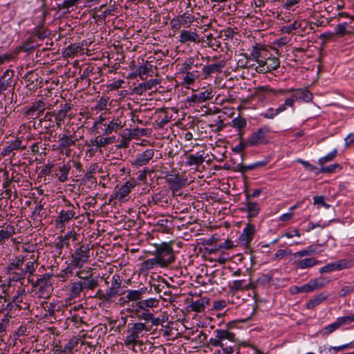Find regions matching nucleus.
<instances>
[{
    "label": "nucleus",
    "instance_id": "10",
    "mask_svg": "<svg viewBox=\"0 0 354 354\" xmlns=\"http://www.w3.org/2000/svg\"><path fill=\"white\" fill-rule=\"evenodd\" d=\"M165 181L173 194L185 187L187 183V178L183 176L177 174H169L165 176Z\"/></svg>",
    "mask_w": 354,
    "mask_h": 354
},
{
    "label": "nucleus",
    "instance_id": "2",
    "mask_svg": "<svg viewBox=\"0 0 354 354\" xmlns=\"http://www.w3.org/2000/svg\"><path fill=\"white\" fill-rule=\"evenodd\" d=\"M156 257L160 263V267L165 268L175 261V254L172 242H162L156 245Z\"/></svg>",
    "mask_w": 354,
    "mask_h": 354
},
{
    "label": "nucleus",
    "instance_id": "58",
    "mask_svg": "<svg viewBox=\"0 0 354 354\" xmlns=\"http://www.w3.org/2000/svg\"><path fill=\"white\" fill-rule=\"evenodd\" d=\"M300 26H301L300 23L297 22V21H294V23H292L291 24L283 26V27H281V31L283 33L290 34L293 30L299 29L300 28Z\"/></svg>",
    "mask_w": 354,
    "mask_h": 354
},
{
    "label": "nucleus",
    "instance_id": "5",
    "mask_svg": "<svg viewBox=\"0 0 354 354\" xmlns=\"http://www.w3.org/2000/svg\"><path fill=\"white\" fill-rule=\"evenodd\" d=\"M215 336L209 339V343L214 347H223L226 345L225 341L234 342V333L224 329L214 330Z\"/></svg>",
    "mask_w": 354,
    "mask_h": 354
},
{
    "label": "nucleus",
    "instance_id": "31",
    "mask_svg": "<svg viewBox=\"0 0 354 354\" xmlns=\"http://www.w3.org/2000/svg\"><path fill=\"white\" fill-rule=\"evenodd\" d=\"M67 266L66 268L62 269L59 273L57 274V277L61 279L62 281H66L69 277L72 276L74 273V271L77 268L72 264L71 262H66Z\"/></svg>",
    "mask_w": 354,
    "mask_h": 354
},
{
    "label": "nucleus",
    "instance_id": "33",
    "mask_svg": "<svg viewBox=\"0 0 354 354\" xmlns=\"http://www.w3.org/2000/svg\"><path fill=\"white\" fill-rule=\"evenodd\" d=\"M138 319H142L147 322H151L152 325L157 326L159 324V319L154 317L153 313L150 310H141L138 313Z\"/></svg>",
    "mask_w": 354,
    "mask_h": 354
},
{
    "label": "nucleus",
    "instance_id": "27",
    "mask_svg": "<svg viewBox=\"0 0 354 354\" xmlns=\"http://www.w3.org/2000/svg\"><path fill=\"white\" fill-rule=\"evenodd\" d=\"M160 80L158 79H150L145 82L140 83L136 88V93L141 94L142 91L151 90L160 84Z\"/></svg>",
    "mask_w": 354,
    "mask_h": 354
},
{
    "label": "nucleus",
    "instance_id": "37",
    "mask_svg": "<svg viewBox=\"0 0 354 354\" xmlns=\"http://www.w3.org/2000/svg\"><path fill=\"white\" fill-rule=\"evenodd\" d=\"M79 343V339L74 337L68 340L62 349L59 351L64 354H73L74 350L76 349Z\"/></svg>",
    "mask_w": 354,
    "mask_h": 354
},
{
    "label": "nucleus",
    "instance_id": "57",
    "mask_svg": "<svg viewBox=\"0 0 354 354\" xmlns=\"http://www.w3.org/2000/svg\"><path fill=\"white\" fill-rule=\"evenodd\" d=\"M8 273L10 274V280L12 281L17 282L26 277V275L23 272V269H21L19 271L12 270L11 272H8Z\"/></svg>",
    "mask_w": 354,
    "mask_h": 354
},
{
    "label": "nucleus",
    "instance_id": "35",
    "mask_svg": "<svg viewBox=\"0 0 354 354\" xmlns=\"http://www.w3.org/2000/svg\"><path fill=\"white\" fill-rule=\"evenodd\" d=\"M58 149H64L75 145V141L73 140L71 135L62 134L59 136Z\"/></svg>",
    "mask_w": 354,
    "mask_h": 354
},
{
    "label": "nucleus",
    "instance_id": "28",
    "mask_svg": "<svg viewBox=\"0 0 354 354\" xmlns=\"http://www.w3.org/2000/svg\"><path fill=\"white\" fill-rule=\"evenodd\" d=\"M243 210L248 212V218L250 219L256 217L259 213V205L257 202L248 201L245 204V207H244Z\"/></svg>",
    "mask_w": 354,
    "mask_h": 354
},
{
    "label": "nucleus",
    "instance_id": "55",
    "mask_svg": "<svg viewBox=\"0 0 354 354\" xmlns=\"http://www.w3.org/2000/svg\"><path fill=\"white\" fill-rule=\"evenodd\" d=\"M232 127L238 130H241L246 127L247 122L244 118L236 117L232 120Z\"/></svg>",
    "mask_w": 354,
    "mask_h": 354
},
{
    "label": "nucleus",
    "instance_id": "44",
    "mask_svg": "<svg viewBox=\"0 0 354 354\" xmlns=\"http://www.w3.org/2000/svg\"><path fill=\"white\" fill-rule=\"evenodd\" d=\"M339 329L338 324L336 322V320L324 326L322 330H320L319 333L323 337H327L329 335L333 333V332L336 331L337 330Z\"/></svg>",
    "mask_w": 354,
    "mask_h": 354
},
{
    "label": "nucleus",
    "instance_id": "26",
    "mask_svg": "<svg viewBox=\"0 0 354 354\" xmlns=\"http://www.w3.org/2000/svg\"><path fill=\"white\" fill-rule=\"evenodd\" d=\"M184 75L183 82L187 87L193 85L197 78H198L200 72L198 70L187 71V72H180Z\"/></svg>",
    "mask_w": 354,
    "mask_h": 354
},
{
    "label": "nucleus",
    "instance_id": "1",
    "mask_svg": "<svg viewBox=\"0 0 354 354\" xmlns=\"http://www.w3.org/2000/svg\"><path fill=\"white\" fill-rule=\"evenodd\" d=\"M149 329L145 322H135L128 326L127 335L124 339V345L129 349L134 350L136 345H143L142 338L147 335Z\"/></svg>",
    "mask_w": 354,
    "mask_h": 354
},
{
    "label": "nucleus",
    "instance_id": "8",
    "mask_svg": "<svg viewBox=\"0 0 354 354\" xmlns=\"http://www.w3.org/2000/svg\"><path fill=\"white\" fill-rule=\"evenodd\" d=\"M297 252L292 254V265L299 270L311 268L321 263L314 257H308L306 255L297 256Z\"/></svg>",
    "mask_w": 354,
    "mask_h": 354
},
{
    "label": "nucleus",
    "instance_id": "56",
    "mask_svg": "<svg viewBox=\"0 0 354 354\" xmlns=\"http://www.w3.org/2000/svg\"><path fill=\"white\" fill-rule=\"evenodd\" d=\"M337 153V151L336 149H335L334 150H333L331 152L328 153L326 156L320 158L318 160V163L320 165H324L326 162L333 160L336 157Z\"/></svg>",
    "mask_w": 354,
    "mask_h": 354
},
{
    "label": "nucleus",
    "instance_id": "25",
    "mask_svg": "<svg viewBox=\"0 0 354 354\" xmlns=\"http://www.w3.org/2000/svg\"><path fill=\"white\" fill-rule=\"evenodd\" d=\"M293 97H295L297 101L302 100L305 102H309L313 100V93L307 88H293Z\"/></svg>",
    "mask_w": 354,
    "mask_h": 354
},
{
    "label": "nucleus",
    "instance_id": "16",
    "mask_svg": "<svg viewBox=\"0 0 354 354\" xmlns=\"http://www.w3.org/2000/svg\"><path fill=\"white\" fill-rule=\"evenodd\" d=\"M58 239L59 241L55 243V248L57 254L60 255L64 248L69 247V241L71 239H72V241L76 240V232L73 230H71L64 236H59Z\"/></svg>",
    "mask_w": 354,
    "mask_h": 354
},
{
    "label": "nucleus",
    "instance_id": "41",
    "mask_svg": "<svg viewBox=\"0 0 354 354\" xmlns=\"http://www.w3.org/2000/svg\"><path fill=\"white\" fill-rule=\"evenodd\" d=\"M339 329H344L346 326L354 322V313L348 316L338 317L336 319Z\"/></svg>",
    "mask_w": 354,
    "mask_h": 354
},
{
    "label": "nucleus",
    "instance_id": "19",
    "mask_svg": "<svg viewBox=\"0 0 354 354\" xmlns=\"http://www.w3.org/2000/svg\"><path fill=\"white\" fill-rule=\"evenodd\" d=\"M225 61L222 59L217 63L203 66L202 68V71L204 75L203 78L207 79L213 73H221L223 68L225 66Z\"/></svg>",
    "mask_w": 354,
    "mask_h": 354
},
{
    "label": "nucleus",
    "instance_id": "45",
    "mask_svg": "<svg viewBox=\"0 0 354 354\" xmlns=\"http://www.w3.org/2000/svg\"><path fill=\"white\" fill-rule=\"evenodd\" d=\"M101 170L98 163H92L84 175V180H90L94 178V175L97 171L100 172Z\"/></svg>",
    "mask_w": 354,
    "mask_h": 354
},
{
    "label": "nucleus",
    "instance_id": "4",
    "mask_svg": "<svg viewBox=\"0 0 354 354\" xmlns=\"http://www.w3.org/2000/svg\"><path fill=\"white\" fill-rule=\"evenodd\" d=\"M90 259V248L88 245L82 244L77 248L72 254L70 262L78 268L81 269Z\"/></svg>",
    "mask_w": 354,
    "mask_h": 354
},
{
    "label": "nucleus",
    "instance_id": "14",
    "mask_svg": "<svg viewBox=\"0 0 354 354\" xmlns=\"http://www.w3.org/2000/svg\"><path fill=\"white\" fill-rule=\"evenodd\" d=\"M159 304L158 299L155 297H151L147 299H142L136 303L132 304V307L135 308L136 313H140L141 310H150L153 308L158 307Z\"/></svg>",
    "mask_w": 354,
    "mask_h": 354
},
{
    "label": "nucleus",
    "instance_id": "47",
    "mask_svg": "<svg viewBox=\"0 0 354 354\" xmlns=\"http://www.w3.org/2000/svg\"><path fill=\"white\" fill-rule=\"evenodd\" d=\"M31 259H32L33 261H28L26 263L25 268L23 269V272H24L26 276L27 274H28L29 275L33 274V273L35 272V269L37 268V258H35L34 254H32L31 256Z\"/></svg>",
    "mask_w": 354,
    "mask_h": 354
},
{
    "label": "nucleus",
    "instance_id": "48",
    "mask_svg": "<svg viewBox=\"0 0 354 354\" xmlns=\"http://www.w3.org/2000/svg\"><path fill=\"white\" fill-rule=\"evenodd\" d=\"M113 142V138L111 137H102L98 136L95 138L93 145L96 147L101 148L106 145Z\"/></svg>",
    "mask_w": 354,
    "mask_h": 354
},
{
    "label": "nucleus",
    "instance_id": "51",
    "mask_svg": "<svg viewBox=\"0 0 354 354\" xmlns=\"http://www.w3.org/2000/svg\"><path fill=\"white\" fill-rule=\"evenodd\" d=\"M152 66L148 64H142L138 66L136 72L139 77L144 80L147 78V75L151 71Z\"/></svg>",
    "mask_w": 354,
    "mask_h": 354
},
{
    "label": "nucleus",
    "instance_id": "34",
    "mask_svg": "<svg viewBox=\"0 0 354 354\" xmlns=\"http://www.w3.org/2000/svg\"><path fill=\"white\" fill-rule=\"evenodd\" d=\"M204 160L205 158L203 153H196V154L189 155L185 164L187 166H195L198 167L203 164Z\"/></svg>",
    "mask_w": 354,
    "mask_h": 354
},
{
    "label": "nucleus",
    "instance_id": "39",
    "mask_svg": "<svg viewBox=\"0 0 354 354\" xmlns=\"http://www.w3.org/2000/svg\"><path fill=\"white\" fill-rule=\"evenodd\" d=\"M156 266L160 267V263L155 257L154 258L148 259L144 261L141 265V270L142 272L148 271Z\"/></svg>",
    "mask_w": 354,
    "mask_h": 354
},
{
    "label": "nucleus",
    "instance_id": "30",
    "mask_svg": "<svg viewBox=\"0 0 354 354\" xmlns=\"http://www.w3.org/2000/svg\"><path fill=\"white\" fill-rule=\"evenodd\" d=\"M209 305V299L207 297H201L190 304L192 311L201 313L204 311L206 306Z\"/></svg>",
    "mask_w": 354,
    "mask_h": 354
},
{
    "label": "nucleus",
    "instance_id": "53",
    "mask_svg": "<svg viewBox=\"0 0 354 354\" xmlns=\"http://www.w3.org/2000/svg\"><path fill=\"white\" fill-rule=\"evenodd\" d=\"M11 315L6 313L0 320V337L6 332Z\"/></svg>",
    "mask_w": 354,
    "mask_h": 354
},
{
    "label": "nucleus",
    "instance_id": "63",
    "mask_svg": "<svg viewBox=\"0 0 354 354\" xmlns=\"http://www.w3.org/2000/svg\"><path fill=\"white\" fill-rule=\"evenodd\" d=\"M45 304H46L45 310L50 316H53L55 312L59 310V306L56 303L52 302L48 304L47 302H45Z\"/></svg>",
    "mask_w": 354,
    "mask_h": 354
},
{
    "label": "nucleus",
    "instance_id": "29",
    "mask_svg": "<svg viewBox=\"0 0 354 354\" xmlns=\"http://www.w3.org/2000/svg\"><path fill=\"white\" fill-rule=\"evenodd\" d=\"M147 290V288L142 287L138 290H129L126 297L129 301L136 303V301L142 300V295L146 292Z\"/></svg>",
    "mask_w": 354,
    "mask_h": 354
},
{
    "label": "nucleus",
    "instance_id": "36",
    "mask_svg": "<svg viewBox=\"0 0 354 354\" xmlns=\"http://www.w3.org/2000/svg\"><path fill=\"white\" fill-rule=\"evenodd\" d=\"M327 297L328 295H325L324 292L319 293L308 301L306 308L308 309H313L326 300Z\"/></svg>",
    "mask_w": 354,
    "mask_h": 354
},
{
    "label": "nucleus",
    "instance_id": "59",
    "mask_svg": "<svg viewBox=\"0 0 354 354\" xmlns=\"http://www.w3.org/2000/svg\"><path fill=\"white\" fill-rule=\"evenodd\" d=\"M26 295V290L24 288H19L17 291L16 295H15L12 298V301L16 304L19 305L23 301V297Z\"/></svg>",
    "mask_w": 354,
    "mask_h": 354
},
{
    "label": "nucleus",
    "instance_id": "40",
    "mask_svg": "<svg viewBox=\"0 0 354 354\" xmlns=\"http://www.w3.org/2000/svg\"><path fill=\"white\" fill-rule=\"evenodd\" d=\"M111 113L110 110L102 112L93 122V127L97 128L100 126H104L106 120L111 119Z\"/></svg>",
    "mask_w": 354,
    "mask_h": 354
},
{
    "label": "nucleus",
    "instance_id": "49",
    "mask_svg": "<svg viewBox=\"0 0 354 354\" xmlns=\"http://www.w3.org/2000/svg\"><path fill=\"white\" fill-rule=\"evenodd\" d=\"M195 58L189 57L186 58L182 64L180 68V72H187V71H192L194 66L197 67L198 64H194Z\"/></svg>",
    "mask_w": 354,
    "mask_h": 354
},
{
    "label": "nucleus",
    "instance_id": "7",
    "mask_svg": "<svg viewBox=\"0 0 354 354\" xmlns=\"http://www.w3.org/2000/svg\"><path fill=\"white\" fill-rule=\"evenodd\" d=\"M51 274L46 273L37 279L35 283L37 294L39 297L46 298L50 294L52 286L50 283Z\"/></svg>",
    "mask_w": 354,
    "mask_h": 354
},
{
    "label": "nucleus",
    "instance_id": "24",
    "mask_svg": "<svg viewBox=\"0 0 354 354\" xmlns=\"http://www.w3.org/2000/svg\"><path fill=\"white\" fill-rule=\"evenodd\" d=\"M179 37V41L182 44L199 41V35L195 31L183 30L180 32Z\"/></svg>",
    "mask_w": 354,
    "mask_h": 354
},
{
    "label": "nucleus",
    "instance_id": "17",
    "mask_svg": "<svg viewBox=\"0 0 354 354\" xmlns=\"http://www.w3.org/2000/svg\"><path fill=\"white\" fill-rule=\"evenodd\" d=\"M124 126L125 123L122 122L120 116L111 118L108 123L104 124L102 133L105 136H109L113 132H117L118 129L123 128Z\"/></svg>",
    "mask_w": 354,
    "mask_h": 354
},
{
    "label": "nucleus",
    "instance_id": "38",
    "mask_svg": "<svg viewBox=\"0 0 354 354\" xmlns=\"http://www.w3.org/2000/svg\"><path fill=\"white\" fill-rule=\"evenodd\" d=\"M75 273V276L78 277L82 281H88L90 279H96L95 278L92 277V274L91 273L92 269L91 268L86 267V268L81 270L78 269Z\"/></svg>",
    "mask_w": 354,
    "mask_h": 354
},
{
    "label": "nucleus",
    "instance_id": "50",
    "mask_svg": "<svg viewBox=\"0 0 354 354\" xmlns=\"http://www.w3.org/2000/svg\"><path fill=\"white\" fill-rule=\"evenodd\" d=\"M213 97V91L211 88L206 89L196 94V98L198 100V104L205 102L207 100L212 99Z\"/></svg>",
    "mask_w": 354,
    "mask_h": 354
},
{
    "label": "nucleus",
    "instance_id": "12",
    "mask_svg": "<svg viewBox=\"0 0 354 354\" xmlns=\"http://www.w3.org/2000/svg\"><path fill=\"white\" fill-rule=\"evenodd\" d=\"M69 207H72V209L68 210H62L55 220V227L57 229H59L61 231H64L65 228V224L68 223L74 216L75 212L73 210V206L71 204Z\"/></svg>",
    "mask_w": 354,
    "mask_h": 354
},
{
    "label": "nucleus",
    "instance_id": "43",
    "mask_svg": "<svg viewBox=\"0 0 354 354\" xmlns=\"http://www.w3.org/2000/svg\"><path fill=\"white\" fill-rule=\"evenodd\" d=\"M71 168V167L69 162L64 163L62 166L59 167V171L60 174L58 176V180L60 182L64 183L68 180V176Z\"/></svg>",
    "mask_w": 354,
    "mask_h": 354
},
{
    "label": "nucleus",
    "instance_id": "32",
    "mask_svg": "<svg viewBox=\"0 0 354 354\" xmlns=\"http://www.w3.org/2000/svg\"><path fill=\"white\" fill-rule=\"evenodd\" d=\"M267 57L268 58L266 59L267 63L266 67L263 68L264 69L266 68V73L277 70L280 64L279 59L273 56L270 53H268Z\"/></svg>",
    "mask_w": 354,
    "mask_h": 354
},
{
    "label": "nucleus",
    "instance_id": "18",
    "mask_svg": "<svg viewBox=\"0 0 354 354\" xmlns=\"http://www.w3.org/2000/svg\"><path fill=\"white\" fill-rule=\"evenodd\" d=\"M269 50L261 44H256L252 47L249 56V59L254 61L256 63L262 59L268 58L267 55Z\"/></svg>",
    "mask_w": 354,
    "mask_h": 354
},
{
    "label": "nucleus",
    "instance_id": "11",
    "mask_svg": "<svg viewBox=\"0 0 354 354\" xmlns=\"http://www.w3.org/2000/svg\"><path fill=\"white\" fill-rule=\"evenodd\" d=\"M46 108V103L43 99L38 100L32 103V106L27 108L24 115L29 118L35 119L40 116Z\"/></svg>",
    "mask_w": 354,
    "mask_h": 354
},
{
    "label": "nucleus",
    "instance_id": "3",
    "mask_svg": "<svg viewBox=\"0 0 354 354\" xmlns=\"http://www.w3.org/2000/svg\"><path fill=\"white\" fill-rule=\"evenodd\" d=\"M97 286V279H90L88 281H75L70 282L68 299L70 300L80 297L84 289L94 290Z\"/></svg>",
    "mask_w": 354,
    "mask_h": 354
},
{
    "label": "nucleus",
    "instance_id": "20",
    "mask_svg": "<svg viewBox=\"0 0 354 354\" xmlns=\"http://www.w3.org/2000/svg\"><path fill=\"white\" fill-rule=\"evenodd\" d=\"M154 151L152 149H147L143 152L138 153L132 162V165L140 167L146 165L153 157Z\"/></svg>",
    "mask_w": 354,
    "mask_h": 354
},
{
    "label": "nucleus",
    "instance_id": "42",
    "mask_svg": "<svg viewBox=\"0 0 354 354\" xmlns=\"http://www.w3.org/2000/svg\"><path fill=\"white\" fill-rule=\"evenodd\" d=\"M25 257L18 256L12 262H10L7 266L8 272L12 270H19L24 263Z\"/></svg>",
    "mask_w": 354,
    "mask_h": 354
},
{
    "label": "nucleus",
    "instance_id": "60",
    "mask_svg": "<svg viewBox=\"0 0 354 354\" xmlns=\"http://www.w3.org/2000/svg\"><path fill=\"white\" fill-rule=\"evenodd\" d=\"M178 17H180V19L182 21V24L187 25L186 27H188L189 26H190L194 21V19H195V17L194 15H192V14L186 13V12L178 15Z\"/></svg>",
    "mask_w": 354,
    "mask_h": 354
},
{
    "label": "nucleus",
    "instance_id": "62",
    "mask_svg": "<svg viewBox=\"0 0 354 354\" xmlns=\"http://www.w3.org/2000/svg\"><path fill=\"white\" fill-rule=\"evenodd\" d=\"M246 287L247 284L245 283V280H235L233 281V283L231 286L230 289L232 292H236Z\"/></svg>",
    "mask_w": 354,
    "mask_h": 354
},
{
    "label": "nucleus",
    "instance_id": "13",
    "mask_svg": "<svg viewBox=\"0 0 354 354\" xmlns=\"http://www.w3.org/2000/svg\"><path fill=\"white\" fill-rule=\"evenodd\" d=\"M255 233V227L253 225L248 223L243 229L241 234L238 239V243L244 248H248L253 239Z\"/></svg>",
    "mask_w": 354,
    "mask_h": 354
},
{
    "label": "nucleus",
    "instance_id": "46",
    "mask_svg": "<svg viewBox=\"0 0 354 354\" xmlns=\"http://www.w3.org/2000/svg\"><path fill=\"white\" fill-rule=\"evenodd\" d=\"M108 100H109V97H101L97 101L95 105L92 108V110L96 111L97 113L101 112L103 111H108L109 110L107 109Z\"/></svg>",
    "mask_w": 354,
    "mask_h": 354
},
{
    "label": "nucleus",
    "instance_id": "9",
    "mask_svg": "<svg viewBox=\"0 0 354 354\" xmlns=\"http://www.w3.org/2000/svg\"><path fill=\"white\" fill-rule=\"evenodd\" d=\"M354 265V262L352 260L342 259L335 262H332L326 264L319 269V272L328 273L333 271H339L344 269L351 268Z\"/></svg>",
    "mask_w": 354,
    "mask_h": 354
},
{
    "label": "nucleus",
    "instance_id": "21",
    "mask_svg": "<svg viewBox=\"0 0 354 354\" xmlns=\"http://www.w3.org/2000/svg\"><path fill=\"white\" fill-rule=\"evenodd\" d=\"M26 148V145H22L21 139L17 138L16 139L7 142L5 147L3 148L1 155L3 156H8L12 151L15 150H24Z\"/></svg>",
    "mask_w": 354,
    "mask_h": 354
},
{
    "label": "nucleus",
    "instance_id": "52",
    "mask_svg": "<svg viewBox=\"0 0 354 354\" xmlns=\"http://www.w3.org/2000/svg\"><path fill=\"white\" fill-rule=\"evenodd\" d=\"M311 281H313L315 290L324 288L330 282L329 279L324 277L312 279Z\"/></svg>",
    "mask_w": 354,
    "mask_h": 354
},
{
    "label": "nucleus",
    "instance_id": "64",
    "mask_svg": "<svg viewBox=\"0 0 354 354\" xmlns=\"http://www.w3.org/2000/svg\"><path fill=\"white\" fill-rule=\"evenodd\" d=\"M167 191L166 190H160V192L155 193L152 196V201L156 204H158L162 201V200L165 198L167 196Z\"/></svg>",
    "mask_w": 354,
    "mask_h": 354
},
{
    "label": "nucleus",
    "instance_id": "22",
    "mask_svg": "<svg viewBox=\"0 0 354 354\" xmlns=\"http://www.w3.org/2000/svg\"><path fill=\"white\" fill-rule=\"evenodd\" d=\"M121 282L119 280L115 279V277H113L111 280V287L106 290V293L103 297V299L109 301L115 296L120 295L119 290Z\"/></svg>",
    "mask_w": 354,
    "mask_h": 354
},
{
    "label": "nucleus",
    "instance_id": "6",
    "mask_svg": "<svg viewBox=\"0 0 354 354\" xmlns=\"http://www.w3.org/2000/svg\"><path fill=\"white\" fill-rule=\"evenodd\" d=\"M270 132V128L268 126H263L253 132L248 138L250 146H257L265 145L268 142V136Z\"/></svg>",
    "mask_w": 354,
    "mask_h": 354
},
{
    "label": "nucleus",
    "instance_id": "23",
    "mask_svg": "<svg viewBox=\"0 0 354 354\" xmlns=\"http://www.w3.org/2000/svg\"><path fill=\"white\" fill-rule=\"evenodd\" d=\"M13 74V71L8 69L0 77V94L12 86Z\"/></svg>",
    "mask_w": 354,
    "mask_h": 354
},
{
    "label": "nucleus",
    "instance_id": "61",
    "mask_svg": "<svg viewBox=\"0 0 354 354\" xmlns=\"http://www.w3.org/2000/svg\"><path fill=\"white\" fill-rule=\"evenodd\" d=\"M342 167L339 164H333L326 167H322L320 169L322 173L332 174L337 171H339Z\"/></svg>",
    "mask_w": 354,
    "mask_h": 354
},
{
    "label": "nucleus",
    "instance_id": "15",
    "mask_svg": "<svg viewBox=\"0 0 354 354\" xmlns=\"http://www.w3.org/2000/svg\"><path fill=\"white\" fill-rule=\"evenodd\" d=\"M137 185V182L135 179H131L125 182L116 193L118 200L121 203H124L128 201L129 194L131 193V189Z\"/></svg>",
    "mask_w": 354,
    "mask_h": 354
},
{
    "label": "nucleus",
    "instance_id": "54",
    "mask_svg": "<svg viewBox=\"0 0 354 354\" xmlns=\"http://www.w3.org/2000/svg\"><path fill=\"white\" fill-rule=\"evenodd\" d=\"M15 233L13 226L8 225L5 230H0V242L9 239L12 234Z\"/></svg>",
    "mask_w": 354,
    "mask_h": 354
}]
</instances>
